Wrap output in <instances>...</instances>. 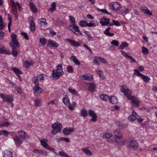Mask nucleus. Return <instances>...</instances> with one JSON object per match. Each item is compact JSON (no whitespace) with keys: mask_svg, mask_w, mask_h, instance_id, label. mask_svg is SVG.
Wrapping results in <instances>:
<instances>
[{"mask_svg":"<svg viewBox=\"0 0 157 157\" xmlns=\"http://www.w3.org/2000/svg\"><path fill=\"white\" fill-rule=\"evenodd\" d=\"M56 70H54L52 71V75L53 77L54 78V79L56 80L62 75V73H63V72L61 65H57L56 66Z\"/></svg>","mask_w":157,"mask_h":157,"instance_id":"obj_1","label":"nucleus"},{"mask_svg":"<svg viewBox=\"0 0 157 157\" xmlns=\"http://www.w3.org/2000/svg\"><path fill=\"white\" fill-rule=\"evenodd\" d=\"M120 90L127 98H128L129 99L131 98L130 97L132 94V92L131 90L125 86H122Z\"/></svg>","mask_w":157,"mask_h":157,"instance_id":"obj_2","label":"nucleus"},{"mask_svg":"<svg viewBox=\"0 0 157 157\" xmlns=\"http://www.w3.org/2000/svg\"><path fill=\"white\" fill-rule=\"evenodd\" d=\"M0 97L2 98L3 101H6L11 102L14 100V98L12 95H9L8 94L4 95L3 94H0Z\"/></svg>","mask_w":157,"mask_h":157,"instance_id":"obj_3","label":"nucleus"},{"mask_svg":"<svg viewBox=\"0 0 157 157\" xmlns=\"http://www.w3.org/2000/svg\"><path fill=\"white\" fill-rule=\"evenodd\" d=\"M109 6L110 9L113 10H118L121 8L120 4L116 2L110 3L109 5Z\"/></svg>","mask_w":157,"mask_h":157,"instance_id":"obj_4","label":"nucleus"},{"mask_svg":"<svg viewBox=\"0 0 157 157\" xmlns=\"http://www.w3.org/2000/svg\"><path fill=\"white\" fill-rule=\"evenodd\" d=\"M138 144L137 142L134 140H132L130 141L129 144L128 146V148H131L135 150L138 148Z\"/></svg>","mask_w":157,"mask_h":157,"instance_id":"obj_5","label":"nucleus"},{"mask_svg":"<svg viewBox=\"0 0 157 157\" xmlns=\"http://www.w3.org/2000/svg\"><path fill=\"white\" fill-rule=\"evenodd\" d=\"M89 115L92 117L90 120L91 121L95 122L97 120V116L96 113H94V111L92 110H89Z\"/></svg>","mask_w":157,"mask_h":157,"instance_id":"obj_6","label":"nucleus"},{"mask_svg":"<svg viewBox=\"0 0 157 157\" xmlns=\"http://www.w3.org/2000/svg\"><path fill=\"white\" fill-rule=\"evenodd\" d=\"M74 131V128H65L63 130L62 132L65 135H68L70 134L71 132H73Z\"/></svg>","mask_w":157,"mask_h":157,"instance_id":"obj_7","label":"nucleus"},{"mask_svg":"<svg viewBox=\"0 0 157 157\" xmlns=\"http://www.w3.org/2000/svg\"><path fill=\"white\" fill-rule=\"evenodd\" d=\"M137 116H138V115L134 111H133L132 114L129 116L128 118L130 121L132 122L134 121L137 118Z\"/></svg>","mask_w":157,"mask_h":157,"instance_id":"obj_8","label":"nucleus"},{"mask_svg":"<svg viewBox=\"0 0 157 157\" xmlns=\"http://www.w3.org/2000/svg\"><path fill=\"white\" fill-rule=\"evenodd\" d=\"M18 134L22 137L27 140L29 139V136L27 135V134L23 130H21L18 132Z\"/></svg>","mask_w":157,"mask_h":157,"instance_id":"obj_9","label":"nucleus"},{"mask_svg":"<svg viewBox=\"0 0 157 157\" xmlns=\"http://www.w3.org/2000/svg\"><path fill=\"white\" fill-rule=\"evenodd\" d=\"M52 127L53 128L57 130H59L60 129L61 131L62 127V125L59 122H56L55 124H52Z\"/></svg>","mask_w":157,"mask_h":157,"instance_id":"obj_10","label":"nucleus"},{"mask_svg":"<svg viewBox=\"0 0 157 157\" xmlns=\"http://www.w3.org/2000/svg\"><path fill=\"white\" fill-rule=\"evenodd\" d=\"M110 19H107L106 17H104L101 18L100 23L102 26H104L107 25Z\"/></svg>","mask_w":157,"mask_h":157,"instance_id":"obj_11","label":"nucleus"},{"mask_svg":"<svg viewBox=\"0 0 157 157\" xmlns=\"http://www.w3.org/2000/svg\"><path fill=\"white\" fill-rule=\"evenodd\" d=\"M141 10L144 13L147 14L148 15L151 16L153 14L152 12L149 11L147 7H142L141 8Z\"/></svg>","mask_w":157,"mask_h":157,"instance_id":"obj_12","label":"nucleus"},{"mask_svg":"<svg viewBox=\"0 0 157 157\" xmlns=\"http://www.w3.org/2000/svg\"><path fill=\"white\" fill-rule=\"evenodd\" d=\"M70 30L74 33L77 32L79 34L82 35V34L79 30V27L78 26H76L75 27L71 26V28H70Z\"/></svg>","mask_w":157,"mask_h":157,"instance_id":"obj_13","label":"nucleus"},{"mask_svg":"<svg viewBox=\"0 0 157 157\" xmlns=\"http://www.w3.org/2000/svg\"><path fill=\"white\" fill-rule=\"evenodd\" d=\"M51 45V47L57 48L59 46L58 44L56 42L51 40L48 41L47 46Z\"/></svg>","mask_w":157,"mask_h":157,"instance_id":"obj_14","label":"nucleus"},{"mask_svg":"<svg viewBox=\"0 0 157 157\" xmlns=\"http://www.w3.org/2000/svg\"><path fill=\"white\" fill-rule=\"evenodd\" d=\"M10 45L12 47V48L13 49L11 52L12 55L14 57H17L18 53V51L17 50V48L11 44H10Z\"/></svg>","mask_w":157,"mask_h":157,"instance_id":"obj_15","label":"nucleus"},{"mask_svg":"<svg viewBox=\"0 0 157 157\" xmlns=\"http://www.w3.org/2000/svg\"><path fill=\"white\" fill-rule=\"evenodd\" d=\"M110 102L112 104H115L118 102V100L116 96L113 95L111 96L109 98Z\"/></svg>","mask_w":157,"mask_h":157,"instance_id":"obj_16","label":"nucleus"},{"mask_svg":"<svg viewBox=\"0 0 157 157\" xmlns=\"http://www.w3.org/2000/svg\"><path fill=\"white\" fill-rule=\"evenodd\" d=\"M0 54H5L7 55H10L11 53L10 51L4 49L3 45L0 47Z\"/></svg>","mask_w":157,"mask_h":157,"instance_id":"obj_17","label":"nucleus"},{"mask_svg":"<svg viewBox=\"0 0 157 157\" xmlns=\"http://www.w3.org/2000/svg\"><path fill=\"white\" fill-rule=\"evenodd\" d=\"M113 134L115 136L119 138H122V134L118 129H117L114 131Z\"/></svg>","mask_w":157,"mask_h":157,"instance_id":"obj_18","label":"nucleus"},{"mask_svg":"<svg viewBox=\"0 0 157 157\" xmlns=\"http://www.w3.org/2000/svg\"><path fill=\"white\" fill-rule=\"evenodd\" d=\"M66 40H67V42H69L70 44L72 46L76 47L80 45V44L75 40H72L68 39H66Z\"/></svg>","mask_w":157,"mask_h":157,"instance_id":"obj_19","label":"nucleus"},{"mask_svg":"<svg viewBox=\"0 0 157 157\" xmlns=\"http://www.w3.org/2000/svg\"><path fill=\"white\" fill-rule=\"evenodd\" d=\"M82 79L84 80H87L89 81H91L93 80V78L92 75L90 74L84 75L82 76Z\"/></svg>","mask_w":157,"mask_h":157,"instance_id":"obj_20","label":"nucleus"},{"mask_svg":"<svg viewBox=\"0 0 157 157\" xmlns=\"http://www.w3.org/2000/svg\"><path fill=\"white\" fill-rule=\"evenodd\" d=\"M42 21H40V24L41 27V28H43L47 27V23L46 22V19L45 18H43L41 19Z\"/></svg>","mask_w":157,"mask_h":157,"instance_id":"obj_21","label":"nucleus"},{"mask_svg":"<svg viewBox=\"0 0 157 157\" xmlns=\"http://www.w3.org/2000/svg\"><path fill=\"white\" fill-rule=\"evenodd\" d=\"M3 153V157H12V153L8 150L4 151Z\"/></svg>","mask_w":157,"mask_h":157,"instance_id":"obj_22","label":"nucleus"},{"mask_svg":"<svg viewBox=\"0 0 157 157\" xmlns=\"http://www.w3.org/2000/svg\"><path fill=\"white\" fill-rule=\"evenodd\" d=\"M63 101L64 104L67 106H69L70 104L69 99L67 95H65L64 98H63Z\"/></svg>","mask_w":157,"mask_h":157,"instance_id":"obj_23","label":"nucleus"},{"mask_svg":"<svg viewBox=\"0 0 157 157\" xmlns=\"http://www.w3.org/2000/svg\"><path fill=\"white\" fill-rule=\"evenodd\" d=\"M30 6L32 11L34 13H36L37 11V9L36 8L35 5L33 2L29 3Z\"/></svg>","mask_w":157,"mask_h":157,"instance_id":"obj_24","label":"nucleus"},{"mask_svg":"<svg viewBox=\"0 0 157 157\" xmlns=\"http://www.w3.org/2000/svg\"><path fill=\"white\" fill-rule=\"evenodd\" d=\"M69 17V20L72 24V25H71L69 27V29H70L71 26L75 27L76 25H75V18L71 16H70Z\"/></svg>","mask_w":157,"mask_h":157,"instance_id":"obj_25","label":"nucleus"},{"mask_svg":"<svg viewBox=\"0 0 157 157\" xmlns=\"http://www.w3.org/2000/svg\"><path fill=\"white\" fill-rule=\"evenodd\" d=\"M96 86L93 83H91L88 88V91L91 92H94Z\"/></svg>","mask_w":157,"mask_h":157,"instance_id":"obj_26","label":"nucleus"},{"mask_svg":"<svg viewBox=\"0 0 157 157\" xmlns=\"http://www.w3.org/2000/svg\"><path fill=\"white\" fill-rule=\"evenodd\" d=\"M13 140L17 145L21 144L22 143V141L20 139L18 136L14 137Z\"/></svg>","mask_w":157,"mask_h":157,"instance_id":"obj_27","label":"nucleus"},{"mask_svg":"<svg viewBox=\"0 0 157 157\" xmlns=\"http://www.w3.org/2000/svg\"><path fill=\"white\" fill-rule=\"evenodd\" d=\"M48 140L45 139H44L43 140H41L40 141L41 145H42L44 147L47 148L48 146V144L47 143Z\"/></svg>","mask_w":157,"mask_h":157,"instance_id":"obj_28","label":"nucleus"},{"mask_svg":"<svg viewBox=\"0 0 157 157\" xmlns=\"http://www.w3.org/2000/svg\"><path fill=\"white\" fill-rule=\"evenodd\" d=\"M74 62V63L75 64L77 65H79L80 64V63L78 61V59H77L76 57L75 56H72L71 59Z\"/></svg>","mask_w":157,"mask_h":157,"instance_id":"obj_29","label":"nucleus"},{"mask_svg":"<svg viewBox=\"0 0 157 157\" xmlns=\"http://www.w3.org/2000/svg\"><path fill=\"white\" fill-rule=\"evenodd\" d=\"M100 98L103 101H106L109 98V97L107 95L102 94L100 95Z\"/></svg>","mask_w":157,"mask_h":157,"instance_id":"obj_30","label":"nucleus"},{"mask_svg":"<svg viewBox=\"0 0 157 157\" xmlns=\"http://www.w3.org/2000/svg\"><path fill=\"white\" fill-rule=\"evenodd\" d=\"M131 102L133 104V106L136 107H138L139 104V101L136 99L133 98L132 99Z\"/></svg>","mask_w":157,"mask_h":157,"instance_id":"obj_31","label":"nucleus"},{"mask_svg":"<svg viewBox=\"0 0 157 157\" xmlns=\"http://www.w3.org/2000/svg\"><path fill=\"white\" fill-rule=\"evenodd\" d=\"M9 132L5 130H0V135H3L6 137L8 136Z\"/></svg>","mask_w":157,"mask_h":157,"instance_id":"obj_32","label":"nucleus"},{"mask_svg":"<svg viewBox=\"0 0 157 157\" xmlns=\"http://www.w3.org/2000/svg\"><path fill=\"white\" fill-rule=\"evenodd\" d=\"M128 44L126 42L122 43L119 46V48L121 49H123L125 48L128 47Z\"/></svg>","mask_w":157,"mask_h":157,"instance_id":"obj_33","label":"nucleus"},{"mask_svg":"<svg viewBox=\"0 0 157 157\" xmlns=\"http://www.w3.org/2000/svg\"><path fill=\"white\" fill-rule=\"evenodd\" d=\"M82 150L86 154L88 155H92V153L89 149H87L85 148H82Z\"/></svg>","mask_w":157,"mask_h":157,"instance_id":"obj_34","label":"nucleus"},{"mask_svg":"<svg viewBox=\"0 0 157 157\" xmlns=\"http://www.w3.org/2000/svg\"><path fill=\"white\" fill-rule=\"evenodd\" d=\"M87 22L84 20H81L79 22V25L82 27H85L87 26Z\"/></svg>","mask_w":157,"mask_h":157,"instance_id":"obj_35","label":"nucleus"},{"mask_svg":"<svg viewBox=\"0 0 157 157\" xmlns=\"http://www.w3.org/2000/svg\"><path fill=\"white\" fill-rule=\"evenodd\" d=\"M12 11L13 14L16 16L17 13V8L16 7V6H13L12 7Z\"/></svg>","mask_w":157,"mask_h":157,"instance_id":"obj_36","label":"nucleus"},{"mask_svg":"<svg viewBox=\"0 0 157 157\" xmlns=\"http://www.w3.org/2000/svg\"><path fill=\"white\" fill-rule=\"evenodd\" d=\"M141 77L142 78L144 81L146 82H147L148 81L150 80L149 78L147 76H145L143 74L141 75Z\"/></svg>","mask_w":157,"mask_h":157,"instance_id":"obj_37","label":"nucleus"},{"mask_svg":"<svg viewBox=\"0 0 157 157\" xmlns=\"http://www.w3.org/2000/svg\"><path fill=\"white\" fill-rule=\"evenodd\" d=\"M12 70L16 74H21V71L16 67H12Z\"/></svg>","mask_w":157,"mask_h":157,"instance_id":"obj_38","label":"nucleus"},{"mask_svg":"<svg viewBox=\"0 0 157 157\" xmlns=\"http://www.w3.org/2000/svg\"><path fill=\"white\" fill-rule=\"evenodd\" d=\"M87 111L85 109L81 110V115L83 117H85L87 116Z\"/></svg>","mask_w":157,"mask_h":157,"instance_id":"obj_39","label":"nucleus"},{"mask_svg":"<svg viewBox=\"0 0 157 157\" xmlns=\"http://www.w3.org/2000/svg\"><path fill=\"white\" fill-rule=\"evenodd\" d=\"M142 53L145 55H147L148 53V50L147 48L144 47H142Z\"/></svg>","mask_w":157,"mask_h":157,"instance_id":"obj_40","label":"nucleus"},{"mask_svg":"<svg viewBox=\"0 0 157 157\" xmlns=\"http://www.w3.org/2000/svg\"><path fill=\"white\" fill-rule=\"evenodd\" d=\"M98 59L101 63H102L104 64H106L107 63V61L105 59L103 58H101L100 57H98L97 58Z\"/></svg>","mask_w":157,"mask_h":157,"instance_id":"obj_41","label":"nucleus"},{"mask_svg":"<svg viewBox=\"0 0 157 157\" xmlns=\"http://www.w3.org/2000/svg\"><path fill=\"white\" fill-rule=\"evenodd\" d=\"M32 64V63L29 62L28 61H25L24 63V66L27 68H28L29 66Z\"/></svg>","mask_w":157,"mask_h":157,"instance_id":"obj_42","label":"nucleus"},{"mask_svg":"<svg viewBox=\"0 0 157 157\" xmlns=\"http://www.w3.org/2000/svg\"><path fill=\"white\" fill-rule=\"evenodd\" d=\"M111 44L115 46H117L119 44V43L118 41L114 40L111 42Z\"/></svg>","mask_w":157,"mask_h":157,"instance_id":"obj_43","label":"nucleus"},{"mask_svg":"<svg viewBox=\"0 0 157 157\" xmlns=\"http://www.w3.org/2000/svg\"><path fill=\"white\" fill-rule=\"evenodd\" d=\"M13 44H12L11 43L10 44H11L13 45L14 46H15L16 48L18 47L19 46V43L17 40H14V42H12Z\"/></svg>","mask_w":157,"mask_h":157,"instance_id":"obj_44","label":"nucleus"},{"mask_svg":"<svg viewBox=\"0 0 157 157\" xmlns=\"http://www.w3.org/2000/svg\"><path fill=\"white\" fill-rule=\"evenodd\" d=\"M97 74L99 75L101 78L102 79L105 78H104V77L103 76V73L101 71H98L97 72Z\"/></svg>","mask_w":157,"mask_h":157,"instance_id":"obj_45","label":"nucleus"},{"mask_svg":"<svg viewBox=\"0 0 157 157\" xmlns=\"http://www.w3.org/2000/svg\"><path fill=\"white\" fill-rule=\"evenodd\" d=\"M32 81L34 83L36 86H37V85H38V81L37 77L36 78L34 77H33L32 78Z\"/></svg>","mask_w":157,"mask_h":157,"instance_id":"obj_46","label":"nucleus"},{"mask_svg":"<svg viewBox=\"0 0 157 157\" xmlns=\"http://www.w3.org/2000/svg\"><path fill=\"white\" fill-rule=\"evenodd\" d=\"M47 40L45 38H40V43L44 45L46 43Z\"/></svg>","mask_w":157,"mask_h":157,"instance_id":"obj_47","label":"nucleus"},{"mask_svg":"<svg viewBox=\"0 0 157 157\" xmlns=\"http://www.w3.org/2000/svg\"><path fill=\"white\" fill-rule=\"evenodd\" d=\"M67 71L68 73H70L72 72L73 71V67L71 66H69L67 67Z\"/></svg>","mask_w":157,"mask_h":157,"instance_id":"obj_48","label":"nucleus"},{"mask_svg":"<svg viewBox=\"0 0 157 157\" xmlns=\"http://www.w3.org/2000/svg\"><path fill=\"white\" fill-rule=\"evenodd\" d=\"M39 90V87L38 86V85L34 87L33 88V90L35 92V93H34L35 94L37 93H38V91Z\"/></svg>","mask_w":157,"mask_h":157,"instance_id":"obj_49","label":"nucleus"},{"mask_svg":"<svg viewBox=\"0 0 157 157\" xmlns=\"http://www.w3.org/2000/svg\"><path fill=\"white\" fill-rule=\"evenodd\" d=\"M97 10L99 11L106 14H110V13L108 12L105 9H100L98 8H97Z\"/></svg>","mask_w":157,"mask_h":157,"instance_id":"obj_50","label":"nucleus"},{"mask_svg":"<svg viewBox=\"0 0 157 157\" xmlns=\"http://www.w3.org/2000/svg\"><path fill=\"white\" fill-rule=\"evenodd\" d=\"M21 34L24 36V37L26 40H29L28 35L26 33L22 32L21 33Z\"/></svg>","mask_w":157,"mask_h":157,"instance_id":"obj_51","label":"nucleus"},{"mask_svg":"<svg viewBox=\"0 0 157 157\" xmlns=\"http://www.w3.org/2000/svg\"><path fill=\"white\" fill-rule=\"evenodd\" d=\"M134 75H135L137 76H140V77L141 76V75H143V74H140L139 71L136 69L134 70Z\"/></svg>","mask_w":157,"mask_h":157,"instance_id":"obj_52","label":"nucleus"},{"mask_svg":"<svg viewBox=\"0 0 157 157\" xmlns=\"http://www.w3.org/2000/svg\"><path fill=\"white\" fill-rule=\"evenodd\" d=\"M17 37V36L16 35L13 33H12L11 35V38H12V42H14V40H17L16 38Z\"/></svg>","mask_w":157,"mask_h":157,"instance_id":"obj_53","label":"nucleus"},{"mask_svg":"<svg viewBox=\"0 0 157 157\" xmlns=\"http://www.w3.org/2000/svg\"><path fill=\"white\" fill-rule=\"evenodd\" d=\"M29 22L30 24L34 23L33 18L32 16H29L28 18Z\"/></svg>","mask_w":157,"mask_h":157,"instance_id":"obj_54","label":"nucleus"},{"mask_svg":"<svg viewBox=\"0 0 157 157\" xmlns=\"http://www.w3.org/2000/svg\"><path fill=\"white\" fill-rule=\"evenodd\" d=\"M68 90L70 92L73 94H75L76 93V91L75 90L73 89L72 87H69Z\"/></svg>","mask_w":157,"mask_h":157,"instance_id":"obj_55","label":"nucleus"},{"mask_svg":"<svg viewBox=\"0 0 157 157\" xmlns=\"http://www.w3.org/2000/svg\"><path fill=\"white\" fill-rule=\"evenodd\" d=\"M112 136V135L109 133H106L104 135V136L107 139L111 138Z\"/></svg>","mask_w":157,"mask_h":157,"instance_id":"obj_56","label":"nucleus"},{"mask_svg":"<svg viewBox=\"0 0 157 157\" xmlns=\"http://www.w3.org/2000/svg\"><path fill=\"white\" fill-rule=\"evenodd\" d=\"M104 33L106 36H112L114 35L113 33H110L109 31L107 32L106 31H104Z\"/></svg>","mask_w":157,"mask_h":157,"instance_id":"obj_57","label":"nucleus"},{"mask_svg":"<svg viewBox=\"0 0 157 157\" xmlns=\"http://www.w3.org/2000/svg\"><path fill=\"white\" fill-rule=\"evenodd\" d=\"M30 30L32 31H34L35 30V23H33L30 24Z\"/></svg>","mask_w":157,"mask_h":157,"instance_id":"obj_58","label":"nucleus"},{"mask_svg":"<svg viewBox=\"0 0 157 157\" xmlns=\"http://www.w3.org/2000/svg\"><path fill=\"white\" fill-rule=\"evenodd\" d=\"M60 132V130L59 129V130H57L56 129H54L52 130L51 133L53 135H55L56 133Z\"/></svg>","mask_w":157,"mask_h":157,"instance_id":"obj_59","label":"nucleus"},{"mask_svg":"<svg viewBox=\"0 0 157 157\" xmlns=\"http://www.w3.org/2000/svg\"><path fill=\"white\" fill-rule=\"evenodd\" d=\"M59 155L62 156H64L66 157L67 156V155L64 151H60L59 152Z\"/></svg>","mask_w":157,"mask_h":157,"instance_id":"obj_60","label":"nucleus"},{"mask_svg":"<svg viewBox=\"0 0 157 157\" xmlns=\"http://www.w3.org/2000/svg\"><path fill=\"white\" fill-rule=\"evenodd\" d=\"M16 6H17L19 10L20 11H21L22 10V7L21 6L20 4L19 3L17 2H16Z\"/></svg>","mask_w":157,"mask_h":157,"instance_id":"obj_61","label":"nucleus"},{"mask_svg":"<svg viewBox=\"0 0 157 157\" xmlns=\"http://www.w3.org/2000/svg\"><path fill=\"white\" fill-rule=\"evenodd\" d=\"M8 80V81H9V83L12 86L13 88H16V86L12 82L10 81V80L7 78H6Z\"/></svg>","mask_w":157,"mask_h":157,"instance_id":"obj_62","label":"nucleus"},{"mask_svg":"<svg viewBox=\"0 0 157 157\" xmlns=\"http://www.w3.org/2000/svg\"><path fill=\"white\" fill-rule=\"evenodd\" d=\"M47 152L46 151L44 150H40V154L43 155H47Z\"/></svg>","mask_w":157,"mask_h":157,"instance_id":"obj_63","label":"nucleus"},{"mask_svg":"<svg viewBox=\"0 0 157 157\" xmlns=\"http://www.w3.org/2000/svg\"><path fill=\"white\" fill-rule=\"evenodd\" d=\"M122 54L126 58H128L129 56H128L126 53L123 51H121Z\"/></svg>","mask_w":157,"mask_h":157,"instance_id":"obj_64","label":"nucleus"}]
</instances>
